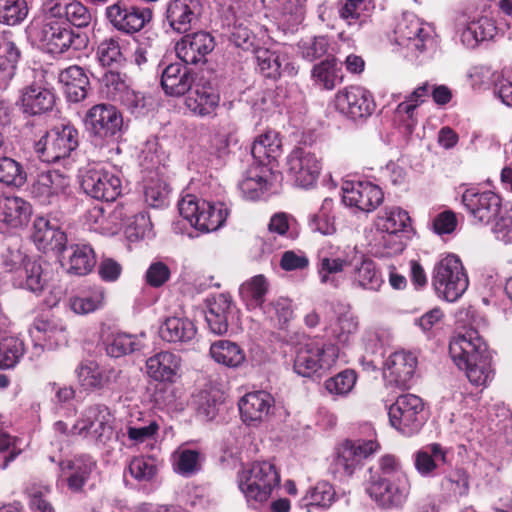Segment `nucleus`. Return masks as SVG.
Segmentation results:
<instances>
[{
    "mask_svg": "<svg viewBox=\"0 0 512 512\" xmlns=\"http://www.w3.org/2000/svg\"><path fill=\"white\" fill-rule=\"evenodd\" d=\"M70 189V179L58 170H48L38 174L32 184L31 194L42 205H51L66 197Z\"/></svg>",
    "mask_w": 512,
    "mask_h": 512,
    "instance_id": "21",
    "label": "nucleus"
},
{
    "mask_svg": "<svg viewBox=\"0 0 512 512\" xmlns=\"http://www.w3.org/2000/svg\"><path fill=\"white\" fill-rule=\"evenodd\" d=\"M106 17L118 31L133 34L151 20L152 12L148 8L126 7L117 2L106 8Z\"/></svg>",
    "mask_w": 512,
    "mask_h": 512,
    "instance_id": "22",
    "label": "nucleus"
},
{
    "mask_svg": "<svg viewBox=\"0 0 512 512\" xmlns=\"http://www.w3.org/2000/svg\"><path fill=\"white\" fill-rule=\"evenodd\" d=\"M61 332L62 328H58L55 323L49 320H35L33 327L30 330L31 337L35 341V353L39 354L44 349V347L49 349L53 348L57 340L56 337Z\"/></svg>",
    "mask_w": 512,
    "mask_h": 512,
    "instance_id": "50",
    "label": "nucleus"
},
{
    "mask_svg": "<svg viewBox=\"0 0 512 512\" xmlns=\"http://www.w3.org/2000/svg\"><path fill=\"white\" fill-rule=\"evenodd\" d=\"M364 0H346L339 8L340 19L350 28L357 30L365 22Z\"/></svg>",
    "mask_w": 512,
    "mask_h": 512,
    "instance_id": "61",
    "label": "nucleus"
},
{
    "mask_svg": "<svg viewBox=\"0 0 512 512\" xmlns=\"http://www.w3.org/2000/svg\"><path fill=\"white\" fill-rule=\"evenodd\" d=\"M432 33V29L413 14H404L395 29L398 44L415 54L432 45Z\"/></svg>",
    "mask_w": 512,
    "mask_h": 512,
    "instance_id": "17",
    "label": "nucleus"
},
{
    "mask_svg": "<svg viewBox=\"0 0 512 512\" xmlns=\"http://www.w3.org/2000/svg\"><path fill=\"white\" fill-rule=\"evenodd\" d=\"M55 103L53 93L41 86L32 85L25 88L21 96L24 113L38 115L52 109Z\"/></svg>",
    "mask_w": 512,
    "mask_h": 512,
    "instance_id": "41",
    "label": "nucleus"
},
{
    "mask_svg": "<svg viewBox=\"0 0 512 512\" xmlns=\"http://www.w3.org/2000/svg\"><path fill=\"white\" fill-rule=\"evenodd\" d=\"M334 105L337 111L354 120L369 117L376 106L371 92L359 85L339 90Z\"/></svg>",
    "mask_w": 512,
    "mask_h": 512,
    "instance_id": "14",
    "label": "nucleus"
},
{
    "mask_svg": "<svg viewBox=\"0 0 512 512\" xmlns=\"http://www.w3.org/2000/svg\"><path fill=\"white\" fill-rule=\"evenodd\" d=\"M81 186L86 194L97 200L114 201L121 194L118 175L104 168H91L83 176Z\"/></svg>",
    "mask_w": 512,
    "mask_h": 512,
    "instance_id": "19",
    "label": "nucleus"
},
{
    "mask_svg": "<svg viewBox=\"0 0 512 512\" xmlns=\"http://www.w3.org/2000/svg\"><path fill=\"white\" fill-rule=\"evenodd\" d=\"M238 487L247 501L265 502L274 488L279 486L280 475L268 461L254 462L238 472Z\"/></svg>",
    "mask_w": 512,
    "mask_h": 512,
    "instance_id": "4",
    "label": "nucleus"
},
{
    "mask_svg": "<svg viewBox=\"0 0 512 512\" xmlns=\"http://www.w3.org/2000/svg\"><path fill=\"white\" fill-rule=\"evenodd\" d=\"M112 415L107 406L95 404L84 410L71 432L90 440L105 442L112 435Z\"/></svg>",
    "mask_w": 512,
    "mask_h": 512,
    "instance_id": "12",
    "label": "nucleus"
},
{
    "mask_svg": "<svg viewBox=\"0 0 512 512\" xmlns=\"http://www.w3.org/2000/svg\"><path fill=\"white\" fill-rule=\"evenodd\" d=\"M59 81L69 101L79 102L86 98L89 80L81 67L73 65L62 70Z\"/></svg>",
    "mask_w": 512,
    "mask_h": 512,
    "instance_id": "42",
    "label": "nucleus"
},
{
    "mask_svg": "<svg viewBox=\"0 0 512 512\" xmlns=\"http://www.w3.org/2000/svg\"><path fill=\"white\" fill-rule=\"evenodd\" d=\"M104 301V289L102 287H92L71 297L69 299V307L74 313L85 315L102 308Z\"/></svg>",
    "mask_w": 512,
    "mask_h": 512,
    "instance_id": "49",
    "label": "nucleus"
},
{
    "mask_svg": "<svg viewBox=\"0 0 512 512\" xmlns=\"http://www.w3.org/2000/svg\"><path fill=\"white\" fill-rule=\"evenodd\" d=\"M198 0H172L166 8V20L176 33L184 34L198 22Z\"/></svg>",
    "mask_w": 512,
    "mask_h": 512,
    "instance_id": "26",
    "label": "nucleus"
},
{
    "mask_svg": "<svg viewBox=\"0 0 512 512\" xmlns=\"http://www.w3.org/2000/svg\"><path fill=\"white\" fill-rule=\"evenodd\" d=\"M273 396L263 390L245 394L239 401L242 421L249 426H258L268 420L274 407Z\"/></svg>",
    "mask_w": 512,
    "mask_h": 512,
    "instance_id": "24",
    "label": "nucleus"
},
{
    "mask_svg": "<svg viewBox=\"0 0 512 512\" xmlns=\"http://www.w3.org/2000/svg\"><path fill=\"white\" fill-rule=\"evenodd\" d=\"M349 265L353 267L350 272V280L354 287L379 291L384 281L373 260L355 253L350 259Z\"/></svg>",
    "mask_w": 512,
    "mask_h": 512,
    "instance_id": "29",
    "label": "nucleus"
},
{
    "mask_svg": "<svg viewBox=\"0 0 512 512\" xmlns=\"http://www.w3.org/2000/svg\"><path fill=\"white\" fill-rule=\"evenodd\" d=\"M51 17L59 19L65 26L73 25L78 28L87 27L92 15L87 7L76 0H51L46 8Z\"/></svg>",
    "mask_w": 512,
    "mask_h": 512,
    "instance_id": "27",
    "label": "nucleus"
},
{
    "mask_svg": "<svg viewBox=\"0 0 512 512\" xmlns=\"http://www.w3.org/2000/svg\"><path fill=\"white\" fill-rule=\"evenodd\" d=\"M446 462V453L440 444L433 443L414 455V465L417 472L424 477L432 476L438 467V462Z\"/></svg>",
    "mask_w": 512,
    "mask_h": 512,
    "instance_id": "48",
    "label": "nucleus"
},
{
    "mask_svg": "<svg viewBox=\"0 0 512 512\" xmlns=\"http://www.w3.org/2000/svg\"><path fill=\"white\" fill-rule=\"evenodd\" d=\"M232 300L227 294H217L207 300L205 319L211 332L222 335L228 330V315Z\"/></svg>",
    "mask_w": 512,
    "mask_h": 512,
    "instance_id": "38",
    "label": "nucleus"
},
{
    "mask_svg": "<svg viewBox=\"0 0 512 512\" xmlns=\"http://www.w3.org/2000/svg\"><path fill=\"white\" fill-rule=\"evenodd\" d=\"M84 125L96 144H108L122 135L124 122L121 112L114 105L99 103L87 110Z\"/></svg>",
    "mask_w": 512,
    "mask_h": 512,
    "instance_id": "6",
    "label": "nucleus"
},
{
    "mask_svg": "<svg viewBox=\"0 0 512 512\" xmlns=\"http://www.w3.org/2000/svg\"><path fill=\"white\" fill-rule=\"evenodd\" d=\"M214 45V39L209 33L199 31L182 37L176 43L175 51L186 64H197L205 61Z\"/></svg>",
    "mask_w": 512,
    "mask_h": 512,
    "instance_id": "25",
    "label": "nucleus"
},
{
    "mask_svg": "<svg viewBox=\"0 0 512 512\" xmlns=\"http://www.w3.org/2000/svg\"><path fill=\"white\" fill-rule=\"evenodd\" d=\"M375 228L373 241L381 256L401 253L412 232L409 214L400 207L384 208L375 220Z\"/></svg>",
    "mask_w": 512,
    "mask_h": 512,
    "instance_id": "2",
    "label": "nucleus"
},
{
    "mask_svg": "<svg viewBox=\"0 0 512 512\" xmlns=\"http://www.w3.org/2000/svg\"><path fill=\"white\" fill-rule=\"evenodd\" d=\"M97 59L104 67L117 69L125 62V57L118 37L105 38L97 46Z\"/></svg>",
    "mask_w": 512,
    "mask_h": 512,
    "instance_id": "52",
    "label": "nucleus"
},
{
    "mask_svg": "<svg viewBox=\"0 0 512 512\" xmlns=\"http://www.w3.org/2000/svg\"><path fill=\"white\" fill-rule=\"evenodd\" d=\"M256 61L259 71L267 78L276 79L286 69V66L283 68L285 57L267 49L256 52Z\"/></svg>",
    "mask_w": 512,
    "mask_h": 512,
    "instance_id": "56",
    "label": "nucleus"
},
{
    "mask_svg": "<svg viewBox=\"0 0 512 512\" xmlns=\"http://www.w3.org/2000/svg\"><path fill=\"white\" fill-rule=\"evenodd\" d=\"M197 334L193 321L187 317H168L159 327V336L168 343H190Z\"/></svg>",
    "mask_w": 512,
    "mask_h": 512,
    "instance_id": "37",
    "label": "nucleus"
},
{
    "mask_svg": "<svg viewBox=\"0 0 512 512\" xmlns=\"http://www.w3.org/2000/svg\"><path fill=\"white\" fill-rule=\"evenodd\" d=\"M25 352L24 343L16 337H6L0 341V369L13 368Z\"/></svg>",
    "mask_w": 512,
    "mask_h": 512,
    "instance_id": "57",
    "label": "nucleus"
},
{
    "mask_svg": "<svg viewBox=\"0 0 512 512\" xmlns=\"http://www.w3.org/2000/svg\"><path fill=\"white\" fill-rule=\"evenodd\" d=\"M180 215L192 227L203 233L218 230L225 223L228 209L224 203H211L193 194L182 197L178 203Z\"/></svg>",
    "mask_w": 512,
    "mask_h": 512,
    "instance_id": "3",
    "label": "nucleus"
},
{
    "mask_svg": "<svg viewBox=\"0 0 512 512\" xmlns=\"http://www.w3.org/2000/svg\"><path fill=\"white\" fill-rule=\"evenodd\" d=\"M348 257L320 256L317 262V274L322 285L338 289L343 283L342 272L349 265Z\"/></svg>",
    "mask_w": 512,
    "mask_h": 512,
    "instance_id": "43",
    "label": "nucleus"
},
{
    "mask_svg": "<svg viewBox=\"0 0 512 512\" xmlns=\"http://www.w3.org/2000/svg\"><path fill=\"white\" fill-rule=\"evenodd\" d=\"M80 386L96 391L112 385H122V371L114 367H101L91 360L82 361L75 369Z\"/></svg>",
    "mask_w": 512,
    "mask_h": 512,
    "instance_id": "20",
    "label": "nucleus"
},
{
    "mask_svg": "<svg viewBox=\"0 0 512 512\" xmlns=\"http://www.w3.org/2000/svg\"><path fill=\"white\" fill-rule=\"evenodd\" d=\"M359 328L358 317L348 308L328 327L331 336L341 344L350 342Z\"/></svg>",
    "mask_w": 512,
    "mask_h": 512,
    "instance_id": "51",
    "label": "nucleus"
},
{
    "mask_svg": "<svg viewBox=\"0 0 512 512\" xmlns=\"http://www.w3.org/2000/svg\"><path fill=\"white\" fill-rule=\"evenodd\" d=\"M287 174L294 184L301 188H311L322 170L321 159L310 149L296 147L287 156Z\"/></svg>",
    "mask_w": 512,
    "mask_h": 512,
    "instance_id": "10",
    "label": "nucleus"
},
{
    "mask_svg": "<svg viewBox=\"0 0 512 512\" xmlns=\"http://www.w3.org/2000/svg\"><path fill=\"white\" fill-rule=\"evenodd\" d=\"M273 178L272 169L266 164L251 166L243 175L238 186L243 197L256 200L269 190Z\"/></svg>",
    "mask_w": 512,
    "mask_h": 512,
    "instance_id": "33",
    "label": "nucleus"
},
{
    "mask_svg": "<svg viewBox=\"0 0 512 512\" xmlns=\"http://www.w3.org/2000/svg\"><path fill=\"white\" fill-rule=\"evenodd\" d=\"M13 283L17 287L40 294L48 283L47 272L42 263L27 260L23 268L17 270V276H14Z\"/></svg>",
    "mask_w": 512,
    "mask_h": 512,
    "instance_id": "40",
    "label": "nucleus"
},
{
    "mask_svg": "<svg viewBox=\"0 0 512 512\" xmlns=\"http://www.w3.org/2000/svg\"><path fill=\"white\" fill-rule=\"evenodd\" d=\"M193 405L200 418L210 421L218 413L219 398L216 392L202 390L193 396Z\"/></svg>",
    "mask_w": 512,
    "mask_h": 512,
    "instance_id": "60",
    "label": "nucleus"
},
{
    "mask_svg": "<svg viewBox=\"0 0 512 512\" xmlns=\"http://www.w3.org/2000/svg\"><path fill=\"white\" fill-rule=\"evenodd\" d=\"M449 352L455 364L465 370L472 385L487 387L494 379L492 355L477 331L471 329L455 336Z\"/></svg>",
    "mask_w": 512,
    "mask_h": 512,
    "instance_id": "1",
    "label": "nucleus"
},
{
    "mask_svg": "<svg viewBox=\"0 0 512 512\" xmlns=\"http://www.w3.org/2000/svg\"><path fill=\"white\" fill-rule=\"evenodd\" d=\"M78 146V131L72 125L56 126L45 133L34 145L42 162L55 163L68 157Z\"/></svg>",
    "mask_w": 512,
    "mask_h": 512,
    "instance_id": "8",
    "label": "nucleus"
},
{
    "mask_svg": "<svg viewBox=\"0 0 512 512\" xmlns=\"http://www.w3.org/2000/svg\"><path fill=\"white\" fill-rule=\"evenodd\" d=\"M385 366L384 375L388 381L406 387L415 373L417 358L411 352L397 351L388 357Z\"/></svg>",
    "mask_w": 512,
    "mask_h": 512,
    "instance_id": "32",
    "label": "nucleus"
},
{
    "mask_svg": "<svg viewBox=\"0 0 512 512\" xmlns=\"http://www.w3.org/2000/svg\"><path fill=\"white\" fill-rule=\"evenodd\" d=\"M408 482H397L380 476H371L366 492L383 509L402 506L409 494Z\"/></svg>",
    "mask_w": 512,
    "mask_h": 512,
    "instance_id": "16",
    "label": "nucleus"
},
{
    "mask_svg": "<svg viewBox=\"0 0 512 512\" xmlns=\"http://www.w3.org/2000/svg\"><path fill=\"white\" fill-rule=\"evenodd\" d=\"M357 375L354 370L346 369L324 382L325 389L332 395L345 396L356 384Z\"/></svg>",
    "mask_w": 512,
    "mask_h": 512,
    "instance_id": "63",
    "label": "nucleus"
},
{
    "mask_svg": "<svg viewBox=\"0 0 512 512\" xmlns=\"http://www.w3.org/2000/svg\"><path fill=\"white\" fill-rule=\"evenodd\" d=\"M338 355L339 349L333 344H307L298 350L294 360V370L298 375L310 377L319 370L329 369Z\"/></svg>",
    "mask_w": 512,
    "mask_h": 512,
    "instance_id": "13",
    "label": "nucleus"
},
{
    "mask_svg": "<svg viewBox=\"0 0 512 512\" xmlns=\"http://www.w3.org/2000/svg\"><path fill=\"white\" fill-rule=\"evenodd\" d=\"M432 285L438 296L448 302L458 300L465 293L469 280L458 256L448 254L435 264Z\"/></svg>",
    "mask_w": 512,
    "mask_h": 512,
    "instance_id": "5",
    "label": "nucleus"
},
{
    "mask_svg": "<svg viewBox=\"0 0 512 512\" xmlns=\"http://www.w3.org/2000/svg\"><path fill=\"white\" fill-rule=\"evenodd\" d=\"M281 140L274 131H267L254 141L251 154L259 164H268L281 153Z\"/></svg>",
    "mask_w": 512,
    "mask_h": 512,
    "instance_id": "45",
    "label": "nucleus"
},
{
    "mask_svg": "<svg viewBox=\"0 0 512 512\" xmlns=\"http://www.w3.org/2000/svg\"><path fill=\"white\" fill-rule=\"evenodd\" d=\"M19 58L15 43L0 34V89L6 88L13 78Z\"/></svg>",
    "mask_w": 512,
    "mask_h": 512,
    "instance_id": "44",
    "label": "nucleus"
},
{
    "mask_svg": "<svg viewBox=\"0 0 512 512\" xmlns=\"http://www.w3.org/2000/svg\"><path fill=\"white\" fill-rule=\"evenodd\" d=\"M193 74L181 63H172L161 73V86L169 96H182L193 84Z\"/></svg>",
    "mask_w": 512,
    "mask_h": 512,
    "instance_id": "34",
    "label": "nucleus"
},
{
    "mask_svg": "<svg viewBox=\"0 0 512 512\" xmlns=\"http://www.w3.org/2000/svg\"><path fill=\"white\" fill-rule=\"evenodd\" d=\"M180 366V358L168 351L159 352L146 361L147 374L159 382H173Z\"/></svg>",
    "mask_w": 512,
    "mask_h": 512,
    "instance_id": "36",
    "label": "nucleus"
},
{
    "mask_svg": "<svg viewBox=\"0 0 512 512\" xmlns=\"http://www.w3.org/2000/svg\"><path fill=\"white\" fill-rule=\"evenodd\" d=\"M139 339L131 334L118 333L113 335L106 346V352L109 356L119 358L123 355L132 353L140 348Z\"/></svg>",
    "mask_w": 512,
    "mask_h": 512,
    "instance_id": "62",
    "label": "nucleus"
},
{
    "mask_svg": "<svg viewBox=\"0 0 512 512\" xmlns=\"http://www.w3.org/2000/svg\"><path fill=\"white\" fill-rule=\"evenodd\" d=\"M379 448L380 445L375 440H346L336 448L331 470L340 477H350L362 460L377 452Z\"/></svg>",
    "mask_w": 512,
    "mask_h": 512,
    "instance_id": "11",
    "label": "nucleus"
},
{
    "mask_svg": "<svg viewBox=\"0 0 512 512\" xmlns=\"http://www.w3.org/2000/svg\"><path fill=\"white\" fill-rule=\"evenodd\" d=\"M32 239L38 249L44 252H59L67 242L66 234L43 216H38L34 220Z\"/></svg>",
    "mask_w": 512,
    "mask_h": 512,
    "instance_id": "31",
    "label": "nucleus"
},
{
    "mask_svg": "<svg viewBox=\"0 0 512 512\" xmlns=\"http://www.w3.org/2000/svg\"><path fill=\"white\" fill-rule=\"evenodd\" d=\"M424 403L414 394H402L389 407L391 425L402 434L410 436L419 431L424 423Z\"/></svg>",
    "mask_w": 512,
    "mask_h": 512,
    "instance_id": "9",
    "label": "nucleus"
},
{
    "mask_svg": "<svg viewBox=\"0 0 512 512\" xmlns=\"http://www.w3.org/2000/svg\"><path fill=\"white\" fill-rule=\"evenodd\" d=\"M61 254V264L71 275L84 276L92 271L96 264L94 250L87 244L64 245Z\"/></svg>",
    "mask_w": 512,
    "mask_h": 512,
    "instance_id": "28",
    "label": "nucleus"
},
{
    "mask_svg": "<svg viewBox=\"0 0 512 512\" xmlns=\"http://www.w3.org/2000/svg\"><path fill=\"white\" fill-rule=\"evenodd\" d=\"M336 492L333 486L327 481H319L315 486L307 490L303 501L305 505L328 508L335 501Z\"/></svg>",
    "mask_w": 512,
    "mask_h": 512,
    "instance_id": "59",
    "label": "nucleus"
},
{
    "mask_svg": "<svg viewBox=\"0 0 512 512\" xmlns=\"http://www.w3.org/2000/svg\"><path fill=\"white\" fill-rule=\"evenodd\" d=\"M28 12L26 0H0V23L18 25L26 19Z\"/></svg>",
    "mask_w": 512,
    "mask_h": 512,
    "instance_id": "58",
    "label": "nucleus"
},
{
    "mask_svg": "<svg viewBox=\"0 0 512 512\" xmlns=\"http://www.w3.org/2000/svg\"><path fill=\"white\" fill-rule=\"evenodd\" d=\"M36 38L43 49L51 54H62L73 47L78 50L85 46L86 39L80 34L65 26L59 19L51 17V13L45 9V17L42 25L36 32Z\"/></svg>",
    "mask_w": 512,
    "mask_h": 512,
    "instance_id": "7",
    "label": "nucleus"
},
{
    "mask_svg": "<svg viewBox=\"0 0 512 512\" xmlns=\"http://www.w3.org/2000/svg\"><path fill=\"white\" fill-rule=\"evenodd\" d=\"M461 202L474 222L488 224L501 212V198L492 191L466 188Z\"/></svg>",
    "mask_w": 512,
    "mask_h": 512,
    "instance_id": "15",
    "label": "nucleus"
},
{
    "mask_svg": "<svg viewBox=\"0 0 512 512\" xmlns=\"http://www.w3.org/2000/svg\"><path fill=\"white\" fill-rule=\"evenodd\" d=\"M188 92L185 105L193 114L203 117L215 113L220 97L212 86L196 84Z\"/></svg>",
    "mask_w": 512,
    "mask_h": 512,
    "instance_id": "35",
    "label": "nucleus"
},
{
    "mask_svg": "<svg viewBox=\"0 0 512 512\" xmlns=\"http://www.w3.org/2000/svg\"><path fill=\"white\" fill-rule=\"evenodd\" d=\"M307 0H275L273 17L284 30H293L305 17Z\"/></svg>",
    "mask_w": 512,
    "mask_h": 512,
    "instance_id": "39",
    "label": "nucleus"
},
{
    "mask_svg": "<svg viewBox=\"0 0 512 512\" xmlns=\"http://www.w3.org/2000/svg\"><path fill=\"white\" fill-rule=\"evenodd\" d=\"M27 180V174L21 163L15 159L0 157V182L13 187H21Z\"/></svg>",
    "mask_w": 512,
    "mask_h": 512,
    "instance_id": "55",
    "label": "nucleus"
},
{
    "mask_svg": "<svg viewBox=\"0 0 512 512\" xmlns=\"http://www.w3.org/2000/svg\"><path fill=\"white\" fill-rule=\"evenodd\" d=\"M32 207L18 196H0V231L21 227L29 221Z\"/></svg>",
    "mask_w": 512,
    "mask_h": 512,
    "instance_id": "30",
    "label": "nucleus"
},
{
    "mask_svg": "<svg viewBox=\"0 0 512 512\" xmlns=\"http://www.w3.org/2000/svg\"><path fill=\"white\" fill-rule=\"evenodd\" d=\"M496 26L492 19L481 17L470 21L461 33V41L468 48H475L480 42L493 38Z\"/></svg>",
    "mask_w": 512,
    "mask_h": 512,
    "instance_id": "47",
    "label": "nucleus"
},
{
    "mask_svg": "<svg viewBox=\"0 0 512 512\" xmlns=\"http://www.w3.org/2000/svg\"><path fill=\"white\" fill-rule=\"evenodd\" d=\"M169 194L168 185L161 179H150L144 185V200L150 207L160 208L166 205Z\"/></svg>",
    "mask_w": 512,
    "mask_h": 512,
    "instance_id": "64",
    "label": "nucleus"
},
{
    "mask_svg": "<svg viewBox=\"0 0 512 512\" xmlns=\"http://www.w3.org/2000/svg\"><path fill=\"white\" fill-rule=\"evenodd\" d=\"M342 192V201L346 206L363 212L373 211L383 201L382 190L371 182H346Z\"/></svg>",
    "mask_w": 512,
    "mask_h": 512,
    "instance_id": "23",
    "label": "nucleus"
},
{
    "mask_svg": "<svg viewBox=\"0 0 512 512\" xmlns=\"http://www.w3.org/2000/svg\"><path fill=\"white\" fill-rule=\"evenodd\" d=\"M269 289L267 279L263 275H256L244 282L239 289L241 298L251 308H263L264 297Z\"/></svg>",
    "mask_w": 512,
    "mask_h": 512,
    "instance_id": "53",
    "label": "nucleus"
},
{
    "mask_svg": "<svg viewBox=\"0 0 512 512\" xmlns=\"http://www.w3.org/2000/svg\"><path fill=\"white\" fill-rule=\"evenodd\" d=\"M314 81L327 90H332L342 81L341 69L334 58H327L312 69Z\"/></svg>",
    "mask_w": 512,
    "mask_h": 512,
    "instance_id": "54",
    "label": "nucleus"
},
{
    "mask_svg": "<svg viewBox=\"0 0 512 512\" xmlns=\"http://www.w3.org/2000/svg\"><path fill=\"white\" fill-rule=\"evenodd\" d=\"M57 485H67L72 493H81L96 469V462L89 455H79L58 462Z\"/></svg>",
    "mask_w": 512,
    "mask_h": 512,
    "instance_id": "18",
    "label": "nucleus"
},
{
    "mask_svg": "<svg viewBox=\"0 0 512 512\" xmlns=\"http://www.w3.org/2000/svg\"><path fill=\"white\" fill-rule=\"evenodd\" d=\"M210 355L213 360L227 367H238L245 361L241 347L229 340H218L211 344Z\"/></svg>",
    "mask_w": 512,
    "mask_h": 512,
    "instance_id": "46",
    "label": "nucleus"
}]
</instances>
